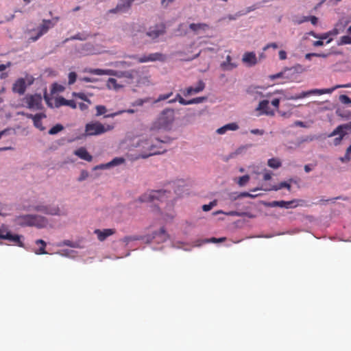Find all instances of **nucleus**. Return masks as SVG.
<instances>
[{"label": "nucleus", "instance_id": "obj_35", "mask_svg": "<svg viewBox=\"0 0 351 351\" xmlns=\"http://www.w3.org/2000/svg\"><path fill=\"white\" fill-rule=\"evenodd\" d=\"M123 112H127V113H129V114H133V113L135 112V110H134V109H128V110H119L118 112L112 113L110 114H107V115L105 116V117H116L117 115L123 114Z\"/></svg>", "mask_w": 351, "mask_h": 351}, {"label": "nucleus", "instance_id": "obj_55", "mask_svg": "<svg viewBox=\"0 0 351 351\" xmlns=\"http://www.w3.org/2000/svg\"><path fill=\"white\" fill-rule=\"evenodd\" d=\"M265 172L263 174V180L265 181L269 180L271 178V173L269 171H267L265 169Z\"/></svg>", "mask_w": 351, "mask_h": 351}, {"label": "nucleus", "instance_id": "obj_34", "mask_svg": "<svg viewBox=\"0 0 351 351\" xmlns=\"http://www.w3.org/2000/svg\"><path fill=\"white\" fill-rule=\"evenodd\" d=\"M64 129V127L61 124H56L49 130V134L54 135L61 132Z\"/></svg>", "mask_w": 351, "mask_h": 351}, {"label": "nucleus", "instance_id": "obj_32", "mask_svg": "<svg viewBox=\"0 0 351 351\" xmlns=\"http://www.w3.org/2000/svg\"><path fill=\"white\" fill-rule=\"evenodd\" d=\"M154 237H160V241H165L169 238V236H168L164 227L161 228L160 229V230L158 231V232L155 234Z\"/></svg>", "mask_w": 351, "mask_h": 351}, {"label": "nucleus", "instance_id": "obj_28", "mask_svg": "<svg viewBox=\"0 0 351 351\" xmlns=\"http://www.w3.org/2000/svg\"><path fill=\"white\" fill-rule=\"evenodd\" d=\"M296 67L297 66H294V67H291V68H286L284 69L283 71H281L280 73H278L275 75H272L270 76V78L271 80H275V79H277V78H280V77H285V75L287 74V72H291L293 71V73H294L295 71H296Z\"/></svg>", "mask_w": 351, "mask_h": 351}, {"label": "nucleus", "instance_id": "obj_18", "mask_svg": "<svg viewBox=\"0 0 351 351\" xmlns=\"http://www.w3.org/2000/svg\"><path fill=\"white\" fill-rule=\"evenodd\" d=\"M165 33V27L162 25H156L147 32V35L151 37L152 39L158 38L160 35Z\"/></svg>", "mask_w": 351, "mask_h": 351}, {"label": "nucleus", "instance_id": "obj_29", "mask_svg": "<svg viewBox=\"0 0 351 351\" xmlns=\"http://www.w3.org/2000/svg\"><path fill=\"white\" fill-rule=\"evenodd\" d=\"M88 72L93 75H113L111 70H104L101 69H91Z\"/></svg>", "mask_w": 351, "mask_h": 351}, {"label": "nucleus", "instance_id": "obj_5", "mask_svg": "<svg viewBox=\"0 0 351 351\" xmlns=\"http://www.w3.org/2000/svg\"><path fill=\"white\" fill-rule=\"evenodd\" d=\"M114 128L113 125L105 126L99 121L88 123L85 126V132L88 136H97L110 131Z\"/></svg>", "mask_w": 351, "mask_h": 351}, {"label": "nucleus", "instance_id": "obj_51", "mask_svg": "<svg viewBox=\"0 0 351 351\" xmlns=\"http://www.w3.org/2000/svg\"><path fill=\"white\" fill-rule=\"evenodd\" d=\"M339 100L343 103V104H351V99L349 98V97H348L347 95H341L339 96Z\"/></svg>", "mask_w": 351, "mask_h": 351}, {"label": "nucleus", "instance_id": "obj_9", "mask_svg": "<svg viewBox=\"0 0 351 351\" xmlns=\"http://www.w3.org/2000/svg\"><path fill=\"white\" fill-rule=\"evenodd\" d=\"M33 210L38 212L43 213L46 215H59L60 210L58 206H51L49 205H38L33 207Z\"/></svg>", "mask_w": 351, "mask_h": 351}, {"label": "nucleus", "instance_id": "obj_15", "mask_svg": "<svg viewBox=\"0 0 351 351\" xmlns=\"http://www.w3.org/2000/svg\"><path fill=\"white\" fill-rule=\"evenodd\" d=\"M243 62L247 66H253L257 63V58L254 52H246L242 58Z\"/></svg>", "mask_w": 351, "mask_h": 351}, {"label": "nucleus", "instance_id": "obj_47", "mask_svg": "<svg viewBox=\"0 0 351 351\" xmlns=\"http://www.w3.org/2000/svg\"><path fill=\"white\" fill-rule=\"evenodd\" d=\"M149 100V98H145V99H138L137 100H136L133 104H132V106H143L145 103L146 102H148Z\"/></svg>", "mask_w": 351, "mask_h": 351}, {"label": "nucleus", "instance_id": "obj_57", "mask_svg": "<svg viewBox=\"0 0 351 351\" xmlns=\"http://www.w3.org/2000/svg\"><path fill=\"white\" fill-rule=\"evenodd\" d=\"M250 132L253 134L258 135H263L264 134V131L259 129H253L250 131Z\"/></svg>", "mask_w": 351, "mask_h": 351}, {"label": "nucleus", "instance_id": "obj_62", "mask_svg": "<svg viewBox=\"0 0 351 351\" xmlns=\"http://www.w3.org/2000/svg\"><path fill=\"white\" fill-rule=\"evenodd\" d=\"M11 63L9 62L6 64H0V72L5 70L8 67L10 66Z\"/></svg>", "mask_w": 351, "mask_h": 351}, {"label": "nucleus", "instance_id": "obj_33", "mask_svg": "<svg viewBox=\"0 0 351 351\" xmlns=\"http://www.w3.org/2000/svg\"><path fill=\"white\" fill-rule=\"evenodd\" d=\"M36 243L37 245L40 244V245H41L40 247V248L36 252V254H47V252L45 251L46 243L43 240L38 239L36 241Z\"/></svg>", "mask_w": 351, "mask_h": 351}, {"label": "nucleus", "instance_id": "obj_61", "mask_svg": "<svg viewBox=\"0 0 351 351\" xmlns=\"http://www.w3.org/2000/svg\"><path fill=\"white\" fill-rule=\"evenodd\" d=\"M271 104L276 108H278L279 104H280V99H274L271 101Z\"/></svg>", "mask_w": 351, "mask_h": 351}, {"label": "nucleus", "instance_id": "obj_63", "mask_svg": "<svg viewBox=\"0 0 351 351\" xmlns=\"http://www.w3.org/2000/svg\"><path fill=\"white\" fill-rule=\"evenodd\" d=\"M226 132V129L225 128V126L223 125V127H221L219 128V129H217V132L219 134H224L225 132Z\"/></svg>", "mask_w": 351, "mask_h": 351}, {"label": "nucleus", "instance_id": "obj_30", "mask_svg": "<svg viewBox=\"0 0 351 351\" xmlns=\"http://www.w3.org/2000/svg\"><path fill=\"white\" fill-rule=\"evenodd\" d=\"M282 188H286L288 189V191H291V186L290 184H289L288 182H280V184H278V185H274L272 186L270 189H269L268 190L269 191H278Z\"/></svg>", "mask_w": 351, "mask_h": 351}, {"label": "nucleus", "instance_id": "obj_21", "mask_svg": "<svg viewBox=\"0 0 351 351\" xmlns=\"http://www.w3.org/2000/svg\"><path fill=\"white\" fill-rule=\"evenodd\" d=\"M90 36H91V34L86 32H79L69 38H66L64 40V43L68 42L69 40H74L84 41V40H87Z\"/></svg>", "mask_w": 351, "mask_h": 351}, {"label": "nucleus", "instance_id": "obj_25", "mask_svg": "<svg viewBox=\"0 0 351 351\" xmlns=\"http://www.w3.org/2000/svg\"><path fill=\"white\" fill-rule=\"evenodd\" d=\"M189 28L193 32L197 33L199 31H206L209 29V26L208 24L204 23H191L189 25Z\"/></svg>", "mask_w": 351, "mask_h": 351}, {"label": "nucleus", "instance_id": "obj_59", "mask_svg": "<svg viewBox=\"0 0 351 351\" xmlns=\"http://www.w3.org/2000/svg\"><path fill=\"white\" fill-rule=\"evenodd\" d=\"M330 35H331V32H326V33H324V34H319V39H320V40H325V39L328 38V37Z\"/></svg>", "mask_w": 351, "mask_h": 351}, {"label": "nucleus", "instance_id": "obj_10", "mask_svg": "<svg viewBox=\"0 0 351 351\" xmlns=\"http://www.w3.org/2000/svg\"><path fill=\"white\" fill-rule=\"evenodd\" d=\"M137 62L139 63L147 62H165L166 60L165 55L161 53H150L148 56H143L136 58Z\"/></svg>", "mask_w": 351, "mask_h": 351}, {"label": "nucleus", "instance_id": "obj_7", "mask_svg": "<svg viewBox=\"0 0 351 351\" xmlns=\"http://www.w3.org/2000/svg\"><path fill=\"white\" fill-rule=\"evenodd\" d=\"M54 27V23L53 21L43 19L42 24L38 28L37 35L35 36H31L29 40L35 42L43 35L46 34L49 29L53 28Z\"/></svg>", "mask_w": 351, "mask_h": 351}, {"label": "nucleus", "instance_id": "obj_26", "mask_svg": "<svg viewBox=\"0 0 351 351\" xmlns=\"http://www.w3.org/2000/svg\"><path fill=\"white\" fill-rule=\"evenodd\" d=\"M44 117L41 114H36L35 115L30 114L28 117L32 118L35 127L39 128L40 130H44L45 128L42 125L41 119Z\"/></svg>", "mask_w": 351, "mask_h": 351}, {"label": "nucleus", "instance_id": "obj_22", "mask_svg": "<svg viewBox=\"0 0 351 351\" xmlns=\"http://www.w3.org/2000/svg\"><path fill=\"white\" fill-rule=\"evenodd\" d=\"M125 162V159L123 158H114L113 160H112L110 162L106 163L100 165L99 166L97 167V169H106L111 167L117 166L119 165H121Z\"/></svg>", "mask_w": 351, "mask_h": 351}, {"label": "nucleus", "instance_id": "obj_46", "mask_svg": "<svg viewBox=\"0 0 351 351\" xmlns=\"http://www.w3.org/2000/svg\"><path fill=\"white\" fill-rule=\"evenodd\" d=\"M224 126L226 129V131H228V130L234 131V130H237L239 129V125L236 123H228V124L225 125Z\"/></svg>", "mask_w": 351, "mask_h": 351}, {"label": "nucleus", "instance_id": "obj_37", "mask_svg": "<svg viewBox=\"0 0 351 351\" xmlns=\"http://www.w3.org/2000/svg\"><path fill=\"white\" fill-rule=\"evenodd\" d=\"M107 86L109 88L117 89L119 88L117 80L114 78H109L107 81Z\"/></svg>", "mask_w": 351, "mask_h": 351}, {"label": "nucleus", "instance_id": "obj_19", "mask_svg": "<svg viewBox=\"0 0 351 351\" xmlns=\"http://www.w3.org/2000/svg\"><path fill=\"white\" fill-rule=\"evenodd\" d=\"M26 89L25 81L23 78H20L13 84L12 90L14 93L23 95Z\"/></svg>", "mask_w": 351, "mask_h": 351}, {"label": "nucleus", "instance_id": "obj_3", "mask_svg": "<svg viewBox=\"0 0 351 351\" xmlns=\"http://www.w3.org/2000/svg\"><path fill=\"white\" fill-rule=\"evenodd\" d=\"M351 87L350 84H343V85H336L334 87L330 88H324V89H312L307 91H302L299 94H296L294 95H291L289 97H287V99L289 100H297L299 99H302L306 97H308L312 95H321L323 94H330L334 90H335L337 88H350Z\"/></svg>", "mask_w": 351, "mask_h": 351}, {"label": "nucleus", "instance_id": "obj_16", "mask_svg": "<svg viewBox=\"0 0 351 351\" xmlns=\"http://www.w3.org/2000/svg\"><path fill=\"white\" fill-rule=\"evenodd\" d=\"M94 233L97 236V239L100 241H104L107 237L114 234L115 233L114 229L108 228L104 230L96 229L94 230Z\"/></svg>", "mask_w": 351, "mask_h": 351}, {"label": "nucleus", "instance_id": "obj_31", "mask_svg": "<svg viewBox=\"0 0 351 351\" xmlns=\"http://www.w3.org/2000/svg\"><path fill=\"white\" fill-rule=\"evenodd\" d=\"M267 165L269 167L273 169H278L281 166L282 163L278 158H272L269 159Z\"/></svg>", "mask_w": 351, "mask_h": 351}, {"label": "nucleus", "instance_id": "obj_60", "mask_svg": "<svg viewBox=\"0 0 351 351\" xmlns=\"http://www.w3.org/2000/svg\"><path fill=\"white\" fill-rule=\"evenodd\" d=\"M345 136V133H342L339 137L336 138L334 141V143L335 145H337L339 144L341 141L343 139V136Z\"/></svg>", "mask_w": 351, "mask_h": 351}, {"label": "nucleus", "instance_id": "obj_27", "mask_svg": "<svg viewBox=\"0 0 351 351\" xmlns=\"http://www.w3.org/2000/svg\"><path fill=\"white\" fill-rule=\"evenodd\" d=\"M118 77H124L128 79H134L138 76V71L136 70H130L126 71H121L120 74L117 75Z\"/></svg>", "mask_w": 351, "mask_h": 351}, {"label": "nucleus", "instance_id": "obj_41", "mask_svg": "<svg viewBox=\"0 0 351 351\" xmlns=\"http://www.w3.org/2000/svg\"><path fill=\"white\" fill-rule=\"evenodd\" d=\"M267 2H269L268 0H263L261 2H258V3H256V4H254V5H252L251 7H249L247 8V12L254 11V10H255L257 8H261L263 6V3H267Z\"/></svg>", "mask_w": 351, "mask_h": 351}, {"label": "nucleus", "instance_id": "obj_44", "mask_svg": "<svg viewBox=\"0 0 351 351\" xmlns=\"http://www.w3.org/2000/svg\"><path fill=\"white\" fill-rule=\"evenodd\" d=\"M260 88H261L260 86H251L247 88V93L250 95H254L256 93H258V90Z\"/></svg>", "mask_w": 351, "mask_h": 351}, {"label": "nucleus", "instance_id": "obj_64", "mask_svg": "<svg viewBox=\"0 0 351 351\" xmlns=\"http://www.w3.org/2000/svg\"><path fill=\"white\" fill-rule=\"evenodd\" d=\"M324 45V42L322 40H316L313 42V46L319 47Z\"/></svg>", "mask_w": 351, "mask_h": 351}, {"label": "nucleus", "instance_id": "obj_8", "mask_svg": "<svg viewBox=\"0 0 351 351\" xmlns=\"http://www.w3.org/2000/svg\"><path fill=\"white\" fill-rule=\"evenodd\" d=\"M140 145L149 151L148 154H141L143 158H146L153 155L160 154L164 152V150H160L156 145L149 143V140L142 141Z\"/></svg>", "mask_w": 351, "mask_h": 351}, {"label": "nucleus", "instance_id": "obj_24", "mask_svg": "<svg viewBox=\"0 0 351 351\" xmlns=\"http://www.w3.org/2000/svg\"><path fill=\"white\" fill-rule=\"evenodd\" d=\"M237 64L234 62H232V58L230 56H226V60L221 64V67L224 71H231L235 69Z\"/></svg>", "mask_w": 351, "mask_h": 351}, {"label": "nucleus", "instance_id": "obj_49", "mask_svg": "<svg viewBox=\"0 0 351 351\" xmlns=\"http://www.w3.org/2000/svg\"><path fill=\"white\" fill-rule=\"evenodd\" d=\"M96 110H97V114H96L97 116H100L106 112V108L104 106H97Z\"/></svg>", "mask_w": 351, "mask_h": 351}, {"label": "nucleus", "instance_id": "obj_58", "mask_svg": "<svg viewBox=\"0 0 351 351\" xmlns=\"http://www.w3.org/2000/svg\"><path fill=\"white\" fill-rule=\"evenodd\" d=\"M178 101L182 105H190V100H186L183 97H180Z\"/></svg>", "mask_w": 351, "mask_h": 351}, {"label": "nucleus", "instance_id": "obj_40", "mask_svg": "<svg viewBox=\"0 0 351 351\" xmlns=\"http://www.w3.org/2000/svg\"><path fill=\"white\" fill-rule=\"evenodd\" d=\"M173 95V92H170L167 94H161L158 96V97L154 101V103H158L161 101L166 100L169 99Z\"/></svg>", "mask_w": 351, "mask_h": 351}, {"label": "nucleus", "instance_id": "obj_39", "mask_svg": "<svg viewBox=\"0 0 351 351\" xmlns=\"http://www.w3.org/2000/svg\"><path fill=\"white\" fill-rule=\"evenodd\" d=\"M347 44H351V36H341L339 42L338 43V45H347Z\"/></svg>", "mask_w": 351, "mask_h": 351}, {"label": "nucleus", "instance_id": "obj_50", "mask_svg": "<svg viewBox=\"0 0 351 351\" xmlns=\"http://www.w3.org/2000/svg\"><path fill=\"white\" fill-rule=\"evenodd\" d=\"M307 21H308V16H302L301 18L293 19V23L298 25L302 24Z\"/></svg>", "mask_w": 351, "mask_h": 351}, {"label": "nucleus", "instance_id": "obj_13", "mask_svg": "<svg viewBox=\"0 0 351 351\" xmlns=\"http://www.w3.org/2000/svg\"><path fill=\"white\" fill-rule=\"evenodd\" d=\"M133 1H134V0H121L117 5L116 8L110 10V12H125L130 8Z\"/></svg>", "mask_w": 351, "mask_h": 351}, {"label": "nucleus", "instance_id": "obj_36", "mask_svg": "<svg viewBox=\"0 0 351 351\" xmlns=\"http://www.w3.org/2000/svg\"><path fill=\"white\" fill-rule=\"evenodd\" d=\"M350 154H351V145L347 148L346 154L343 157H341L339 160L342 162H348L350 160Z\"/></svg>", "mask_w": 351, "mask_h": 351}, {"label": "nucleus", "instance_id": "obj_45", "mask_svg": "<svg viewBox=\"0 0 351 351\" xmlns=\"http://www.w3.org/2000/svg\"><path fill=\"white\" fill-rule=\"evenodd\" d=\"M69 84L71 85L74 84L77 79V74L75 72H70L69 73Z\"/></svg>", "mask_w": 351, "mask_h": 351}, {"label": "nucleus", "instance_id": "obj_14", "mask_svg": "<svg viewBox=\"0 0 351 351\" xmlns=\"http://www.w3.org/2000/svg\"><path fill=\"white\" fill-rule=\"evenodd\" d=\"M205 88V83L199 80L195 87L189 86L184 90V95L187 97L202 92Z\"/></svg>", "mask_w": 351, "mask_h": 351}, {"label": "nucleus", "instance_id": "obj_1", "mask_svg": "<svg viewBox=\"0 0 351 351\" xmlns=\"http://www.w3.org/2000/svg\"><path fill=\"white\" fill-rule=\"evenodd\" d=\"M175 121V111L172 108L164 109L152 123L150 130L157 131L160 130H169L171 129Z\"/></svg>", "mask_w": 351, "mask_h": 351}, {"label": "nucleus", "instance_id": "obj_11", "mask_svg": "<svg viewBox=\"0 0 351 351\" xmlns=\"http://www.w3.org/2000/svg\"><path fill=\"white\" fill-rule=\"evenodd\" d=\"M27 108L39 109L41 106L42 98L40 95H27L25 97Z\"/></svg>", "mask_w": 351, "mask_h": 351}, {"label": "nucleus", "instance_id": "obj_43", "mask_svg": "<svg viewBox=\"0 0 351 351\" xmlns=\"http://www.w3.org/2000/svg\"><path fill=\"white\" fill-rule=\"evenodd\" d=\"M343 129H344L343 125H339L332 131V132L330 134V136H333L338 134H340V135H341L342 133H344L343 131Z\"/></svg>", "mask_w": 351, "mask_h": 351}, {"label": "nucleus", "instance_id": "obj_48", "mask_svg": "<svg viewBox=\"0 0 351 351\" xmlns=\"http://www.w3.org/2000/svg\"><path fill=\"white\" fill-rule=\"evenodd\" d=\"M206 100V97H199L193 98L192 99H190V104H200Z\"/></svg>", "mask_w": 351, "mask_h": 351}, {"label": "nucleus", "instance_id": "obj_23", "mask_svg": "<svg viewBox=\"0 0 351 351\" xmlns=\"http://www.w3.org/2000/svg\"><path fill=\"white\" fill-rule=\"evenodd\" d=\"M56 106H67L71 107L73 109H75L77 108L76 103L73 99H66L64 97H59L56 99Z\"/></svg>", "mask_w": 351, "mask_h": 351}, {"label": "nucleus", "instance_id": "obj_38", "mask_svg": "<svg viewBox=\"0 0 351 351\" xmlns=\"http://www.w3.org/2000/svg\"><path fill=\"white\" fill-rule=\"evenodd\" d=\"M73 96L75 97H77L82 100H84V101L88 102V104H90V101L88 99L87 96L84 93H75L74 92V93H73Z\"/></svg>", "mask_w": 351, "mask_h": 351}, {"label": "nucleus", "instance_id": "obj_4", "mask_svg": "<svg viewBox=\"0 0 351 351\" xmlns=\"http://www.w3.org/2000/svg\"><path fill=\"white\" fill-rule=\"evenodd\" d=\"M170 191L162 190L151 191L140 197L139 200L142 202H155L156 201L166 202L169 201L168 199L170 197Z\"/></svg>", "mask_w": 351, "mask_h": 351}, {"label": "nucleus", "instance_id": "obj_12", "mask_svg": "<svg viewBox=\"0 0 351 351\" xmlns=\"http://www.w3.org/2000/svg\"><path fill=\"white\" fill-rule=\"evenodd\" d=\"M299 200L293 199L291 201H273L270 203V206L272 207H280V208H292L297 207Z\"/></svg>", "mask_w": 351, "mask_h": 351}, {"label": "nucleus", "instance_id": "obj_2", "mask_svg": "<svg viewBox=\"0 0 351 351\" xmlns=\"http://www.w3.org/2000/svg\"><path fill=\"white\" fill-rule=\"evenodd\" d=\"M16 221L21 226H35L38 228H43L48 223V221L45 217L38 215L19 216L17 217Z\"/></svg>", "mask_w": 351, "mask_h": 351}, {"label": "nucleus", "instance_id": "obj_17", "mask_svg": "<svg viewBox=\"0 0 351 351\" xmlns=\"http://www.w3.org/2000/svg\"><path fill=\"white\" fill-rule=\"evenodd\" d=\"M257 111H261V114L266 115H274V110H271L269 107V101L268 100H263L259 102L258 107L256 108Z\"/></svg>", "mask_w": 351, "mask_h": 351}, {"label": "nucleus", "instance_id": "obj_20", "mask_svg": "<svg viewBox=\"0 0 351 351\" xmlns=\"http://www.w3.org/2000/svg\"><path fill=\"white\" fill-rule=\"evenodd\" d=\"M74 154L88 162L93 160L92 156L87 152L84 147H80L74 152Z\"/></svg>", "mask_w": 351, "mask_h": 351}, {"label": "nucleus", "instance_id": "obj_56", "mask_svg": "<svg viewBox=\"0 0 351 351\" xmlns=\"http://www.w3.org/2000/svg\"><path fill=\"white\" fill-rule=\"evenodd\" d=\"M279 58L281 60L287 59V53L284 50H280L279 51Z\"/></svg>", "mask_w": 351, "mask_h": 351}, {"label": "nucleus", "instance_id": "obj_42", "mask_svg": "<svg viewBox=\"0 0 351 351\" xmlns=\"http://www.w3.org/2000/svg\"><path fill=\"white\" fill-rule=\"evenodd\" d=\"M250 180V176L245 175L239 178L238 184L239 186H244Z\"/></svg>", "mask_w": 351, "mask_h": 351}, {"label": "nucleus", "instance_id": "obj_54", "mask_svg": "<svg viewBox=\"0 0 351 351\" xmlns=\"http://www.w3.org/2000/svg\"><path fill=\"white\" fill-rule=\"evenodd\" d=\"M270 47H272L274 49H276V48H278V45L275 43H269V44H267L266 46H265L263 47V51H266L267 49H268Z\"/></svg>", "mask_w": 351, "mask_h": 351}, {"label": "nucleus", "instance_id": "obj_6", "mask_svg": "<svg viewBox=\"0 0 351 351\" xmlns=\"http://www.w3.org/2000/svg\"><path fill=\"white\" fill-rule=\"evenodd\" d=\"M22 237L18 234H12L10 231L4 228H0V239H5L12 242L19 247H23V243L21 240Z\"/></svg>", "mask_w": 351, "mask_h": 351}, {"label": "nucleus", "instance_id": "obj_53", "mask_svg": "<svg viewBox=\"0 0 351 351\" xmlns=\"http://www.w3.org/2000/svg\"><path fill=\"white\" fill-rule=\"evenodd\" d=\"M308 21H311V23L313 25H316L318 22V19L315 16H308Z\"/></svg>", "mask_w": 351, "mask_h": 351}, {"label": "nucleus", "instance_id": "obj_52", "mask_svg": "<svg viewBox=\"0 0 351 351\" xmlns=\"http://www.w3.org/2000/svg\"><path fill=\"white\" fill-rule=\"evenodd\" d=\"M215 204H215V202H210V204H204V205H203V206H202V210H203L204 211H206H206H209V210H210L213 208V207Z\"/></svg>", "mask_w": 351, "mask_h": 351}]
</instances>
